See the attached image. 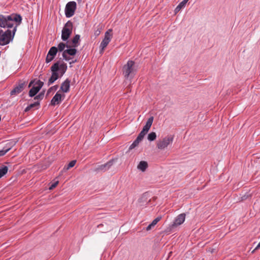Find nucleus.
Listing matches in <instances>:
<instances>
[{
  "label": "nucleus",
  "instance_id": "obj_1",
  "mask_svg": "<svg viewBox=\"0 0 260 260\" xmlns=\"http://www.w3.org/2000/svg\"><path fill=\"white\" fill-rule=\"evenodd\" d=\"M67 69V66L66 63L59 64L58 62L55 63L51 68L52 75L48 80V86L53 83L58 78V71L60 73L61 76H62L66 72Z\"/></svg>",
  "mask_w": 260,
  "mask_h": 260
},
{
  "label": "nucleus",
  "instance_id": "obj_2",
  "mask_svg": "<svg viewBox=\"0 0 260 260\" xmlns=\"http://www.w3.org/2000/svg\"><path fill=\"white\" fill-rule=\"evenodd\" d=\"M17 23H16V25L13 27L12 31L11 30L8 29L5 32H3L0 35V45L4 46L8 44L13 39L14 35L16 31Z\"/></svg>",
  "mask_w": 260,
  "mask_h": 260
},
{
  "label": "nucleus",
  "instance_id": "obj_3",
  "mask_svg": "<svg viewBox=\"0 0 260 260\" xmlns=\"http://www.w3.org/2000/svg\"><path fill=\"white\" fill-rule=\"evenodd\" d=\"M136 72V69L135 66V62L132 60H128L126 64L123 67V74L126 78L134 76Z\"/></svg>",
  "mask_w": 260,
  "mask_h": 260
},
{
  "label": "nucleus",
  "instance_id": "obj_4",
  "mask_svg": "<svg viewBox=\"0 0 260 260\" xmlns=\"http://www.w3.org/2000/svg\"><path fill=\"white\" fill-rule=\"evenodd\" d=\"M174 140L172 135H168L159 140L156 144L157 147L160 150H164L169 146L171 145Z\"/></svg>",
  "mask_w": 260,
  "mask_h": 260
},
{
  "label": "nucleus",
  "instance_id": "obj_5",
  "mask_svg": "<svg viewBox=\"0 0 260 260\" xmlns=\"http://www.w3.org/2000/svg\"><path fill=\"white\" fill-rule=\"evenodd\" d=\"M73 28V24L70 21H68L63 27L61 31V39L63 41H67L70 36Z\"/></svg>",
  "mask_w": 260,
  "mask_h": 260
},
{
  "label": "nucleus",
  "instance_id": "obj_6",
  "mask_svg": "<svg viewBox=\"0 0 260 260\" xmlns=\"http://www.w3.org/2000/svg\"><path fill=\"white\" fill-rule=\"evenodd\" d=\"M77 4L74 1L68 3L65 8V14L67 18H70L74 15Z\"/></svg>",
  "mask_w": 260,
  "mask_h": 260
},
{
  "label": "nucleus",
  "instance_id": "obj_7",
  "mask_svg": "<svg viewBox=\"0 0 260 260\" xmlns=\"http://www.w3.org/2000/svg\"><path fill=\"white\" fill-rule=\"evenodd\" d=\"M112 29H109L105 34V37L100 44V48L101 49V53H103L104 49L107 47L109 42H110L112 38L111 32Z\"/></svg>",
  "mask_w": 260,
  "mask_h": 260
},
{
  "label": "nucleus",
  "instance_id": "obj_8",
  "mask_svg": "<svg viewBox=\"0 0 260 260\" xmlns=\"http://www.w3.org/2000/svg\"><path fill=\"white\" fill-rule=\"evenodd\" d=\"M44 83L40 80L35 82L34 86L29 91V95L30 97L35 96L43 86Z\"/></svg>",
  "mask_w": 260,
  "mask_h": 260
},
{
  "label": "nucleus",
  "instance_id": "obj_9",
  "mask_svg": "<svg viewBox=\"0 0 260 260\" xmlns=\"http://www.w3.org/2000/svg\"><path fill=\"white\" fill-rule=\"evenodd\" d=\"M186 215L185 213H181L178 215L174 219L173 223L170 225L172 229L182 224L185 221Z\"/></svg>",
  "mask_w": 260,
  "mask_h": 260
},
{
  "label": "nucleus",
  "instance_id": "obj_10",
  "mask_svg": "<svg viewBox=\"0 0 260 260\" xmlns=\"http://www.w3.org/2000/svg\"><path fill=\"white\" fill-rule=\"evenodd\" d=\"M57 52V48L56 47H52L49 50L46 58V62L49 63L51 61Z\"/></svg>",
  "mask_w": 260,
  "mask_h": 260
},
{
  "label": "nucleus",
  "instance_id": "obj_11",
  "mask_svg": "<svg viewBox=\"0 0 260 260\" xmlns=\"http://www.w3.org/2000/svg\"><path fill=\"white\" fill-rule=\"evenodd\" d=\"M64 98V94L59 93V91H57L55 95L51 100V103L52 105H56L60 104Z\"/></svg>",
  "mask_w": 260,
  "mask_h": 260
},
{
  "label": "nucleus",
  "instance_id": "obj_12",
  "mask_svg": "<svg viewBox=\"0 0 260 260\" xmlns=\"http://www.w3.org/2000/svg\"><path fill=\"white\" fill-rule=\"evenodd\" d=\"M70 88V80L67 79L63 82H62L60 86V90L64 92L67 93L69 91Z\"/></svg>",
  "mask_w": 260,
  "mask_h": 260
},
{
  "label": "nucleus",
  "instance_id": "obj_13",
  "mask_svg": "<svg viewBox=\"0 0 260 260\" xmlns=\"http://www.w3.org/2000/svg\"><path fill=\"white\" fill-rule=\"evenodd\" d=\"M113 163V160H110L105 164L99 166L97 170L102 171H105L108 170L112 166Z\"/></svg>",
  "mask_w": 260,
  "mask_h": 260
},
{
  "label": "nucleus",
  "instance_id": "obj_14",
  "mask_svg": "<svg viewBox=\"0 0 260 260\" xmlns=\"http://www.w3.org/2000/svg\"><path fill=\"white\" fill-rule=\"evenodd\" d=\"M153 119L154 118H153V116H151L150 117H149L148 119L146 124L144 125V126L143 128L144 132L145 131V132H147V133L148 132L149 130L150 129V128L152 125V124L153 123Z\"/></svg>",
  "mask_w": 260,
  "mask_h": 260
},
{
  "label": "nucleus",
  "instance_id": "obj_15",
  "mask_svg": "<svg viewBox=\"0 0 260 260\" xmlns=\"http://www.w3.org/2000/svg\"><path fill=\"white\" fill-rule=\"evenodd\" d=\"M77 53V50L75 48H69L63 51L62 57H65V55L73 56Z\"/></svg>",
  "mask_w": 260,
  "mask_h": 260
},
{
  "label": "nucleus",
  "instance_id": "obj_16",
  "mask_svg": "<svg viewBox=\"0 0 260 260\" xmlns=\"http://www.w3.org/2000/svg\"><path fill=\"white\" fill-rule=\"evenodd\" d=\"M23 84H21L15 87L10 92L11 95L20 93L23 89Z\"/></svg>",
  "mask_w": 260,
  "mask_h": 260
},
{
  "label": "nucleus",
  "instance_id": "obj_17",
  "mask_svg": "<svg viewBox=\"0 0 260 260\" xmlns=\"http://www.w3.org/2000/svg\"><path fill=\"white\" fill-rule=\"evenodd\" d=\"M148 168V163L146 161H141L137 166V169L142 171L144 172Z\"/></svg>",
  "mask_w": 260,
  "mask_h": 260
},
{
  "label": "nucleus",
  "instance_id": "obj_18",
  "mask_svg": "<svg viewBox=\"0 0 260 260\" xmlns=\"http://www.w3.org/2000/svg\"><path fill=\"white\" fill-rule=\"evenodd\" d=\"M188 1V0H183L180 3H179V4L176 7L174 10L175 13H177L181 10V9L184 8Z\"/></svg>",
  "mask_w": 260,
  "mask_h": 260
},
{
  "label": "nucleus",
  "instance_id": "obj_19",
  "mask_svg": "<svg viewBox=\"0 0 260 260\" xmlns=\"http://www.w3.org/2000/svg\"><path fill=\"white\" fill-rule=\"evenodd\" d=\"M11 149V145L10 143H7L6 146L4 147L3 149L0 150V156L4 155Z\"/></svg>",
  "mask_w": 260,
  "mask_h": 260
},
{
  "label": "nucleus",
  "instance_id": "obj_20",
  "mask_svg": "<svg viewBox=\"0 0 260 260\" xmlns=\"http://www.w3.org/2000/svg\"><path fill=\"white\" fill-rule=\"evenodd\" d=\"M8 171V168L5 166L0 167V178L6 174Z\"/></svg>",
  "mask_w": 260,
  "mask_h": 260
},
{
  "label": "nucleus",
  "instance_id": "obj_21",
  "mask_svg": "<svg viewBox=\"0 0 260 260\" xmlns=\"http://www.w3.org/2000/svg\"><path fill=\"white\" fill-rule=\"evenodd\" d=\"M141 141H142L140 139H139V138H138L137 137L136 139L130 145L129 149H128L129 150H131L134 149L137 146H138Z\"/></svg>",
  "mask_w": 260,
  "mask_h": 260
},
{
  "label": "nucleus",
  "instance_id": "obj_22",
  "mask_svg": "<svg viewBox=\"0 0 260 260\" xmlns=\"http://www.w3.org/2000/svg\"><path fill=\"white\" fill-rule=\"evenodd\" d=\"M80 36L79 35H76L72 40V43L74 44L73 46L76 47L78 46V43L80 40Z\"/></svg>",
  "mask_w": 260,
  "mask_h": 260
},
{
  "label": "nucleus",
  "instance_id": "obj_23",
  "mask_svg": "<svg viewBox=\"0 0 260 260\" xmlns=\"http://www.w3.org/2000/svg\"><path fill=\"white\" fill-rule=\"evenodd\" d=\"M40 104V103L38 101H36L35 102H34V103L32 104H29L26 108H25V111H27L29 110H30L31 108H34V107H38L39 105Z\"/></svg>",
  "mask_w": 260,
  "mask_h": 260
},
{
  "label": "nucleus",
  "instance_id": "obj_24",
  "mask_svg": "<svg viewBox=\"0 0 260 260\" xmlns=\"http://www.w3.org/2000/svg\"><path fill=\"white\" fill-rule=\"evenodd\" d=\"M156 138V134L155 132H151L148 135V140L151 142L154 141Z\"/></svg>",
  "mask_w": 260,
  "mask_h": 260
},
{
  "label": "nucleus",
  "instance_id": "obj_25",
  "mask_svg": "<svg viewBox=\"0 0 260 260\" xmlns=\"http://www.w3.org/2000/svg\"><path fill=\"white\" fill-rule=\"evenodd\" d=\"M63 58L65 60L69 61L70 64L74 63L77 61L76 59H74L73 57H70L68 55H65V57Z\"/></svg>",
  "mask_w": 260,
  "mask_h": 260
},
{
  "label": "nucleus",
  "instance_id": "obj_26",
  "mask_svg": "<svg viewBox=\"0 0 260 260\" xmlns=\"http://www.w3.org/2000/svg\"><path fill=\"white\" fill-rule=\"evenodd\" d=\"M66 47H68V46L65 43L61 42L58 45L57 50H58L60 52L64 50Z\"/></svg>",
  "mask_w": 260,
  "mask_h": 260
},
{
  "label": "nucleus",
  "instance_id": "obj_27",
  "mask_svg": "<svg viewBox=\"0 0 260 260\" xmlns=\"http://www.w3.org/2000/svg\"><path fill=\"white\" fill-rule=\"evenodd\" d=\"M147 133V132H145V131L144 132V130L142 129V131L140 132V133L138 136L137 138L142 141Z\"/></svg>",
  "mask_w": 260,
  "mask_h": 260
},
{
  "label": "nucleus",
  "instance_id": "obj_28",
  "mask_svg": "<svg viewBox=\"0 0 260 260\" xmlns=\"http://www.w3.org/2000/svg\"><path fill=\"white\" fill-rule=\"evenodd\" d=\"M76 160H72L68 165V166L66 168V170H68L70 168H72L73 167L75 164H76Z\"/></svg>",
  "mask_w": 260,
  "mask_h": 260
},
{
  "label": "nucleus",
  "instance_id": "obj_29",
  "mask_svg": "<svg viewBox=\"0 0 260 260\" xmlns=\"http://www.w3.org/2000/svg\"><path fill=\"white\" fill-rule=\"evenodd\" d=\"M58 88V85H54L51 87L48 90L47 93H50L52 91H56Z\"/></svg>",
  "mask_w": 260,
  "mask_h": 260
},
{
  "label": "nucleus",
  "instance_id": "obj_30",
  "mask_svg": "<svg viewBox=\"0 0 260 260\" xmlns=\"http://www.w3.org/2000/svg\"><path fill=\"white\" fill-rule=\"evenodd\" d=\"M160 219H161V217H157V218L154 219L150 224L153 226H154L160 220Z\"/></svg>",
  "mask_w": 260,
  "mask_h": 260
},
{
  "label": "nucleus",
  "instance_id": "obj_31",
  "mask_svg": "<svg viewBox=\"0 0 260 260\" xmlns=\"http://www.w3.org/2000/svg\"><path fill=\"white\" fill-rule=\"evenodd\" d=\"M58 181H55V182L53 183L51 186L49 187V189H53L54 188H55L57 185L58 184Z\"/></svg>",
  "mask_w": 260,
  "mask_h": 260
},
{
  "label": "nucleus",
  "instance_id": "obj_32",
  "mask_svg": "<svg viewBox=\"0 0 260 260\" xmlns=\"http://www.w3.org/2000/svg\"><path fill=\"white\" fill-rule=\"evenodd\" d=\"M153 226L150 224L149 225H148L147 228H146V230L147 231H149L150 230H151V228Z\"/></svg>",
  "mask_w": 260,
  "mask_h": 260
},
{
  "label": "nucleus",
  "instance_id": "obj_33",
  "mask_svg": "<svg viewBox=\"0 0 260 260\" xmlns=\"http://www.w3.org/2000/svg\"><path fill=\"white\" fill-rule=\"evenodd\" d=\"M259 248H260V242H259V243L257 244V245L255 247V250L258 249Z\"/></svg>",
  "mask_w": 260,
  "mask_h": 260
},
{
  "label": "nucleus",
  "instance_id": "obj_34",
  "mask_svg": "<svg viewBox=\"0 0 260 260\" xmlns=\"http://www.w3.org/2000/svg\"><path fill=\"white\" fill-rule=\"evenodd\" d=\"M42 96V95H41V94L38 95V96H37L35 98V99H38V98H41Z\"/></svg>",
  "mask_w": 260,
  "mask_h": 260
}]
</instances>
